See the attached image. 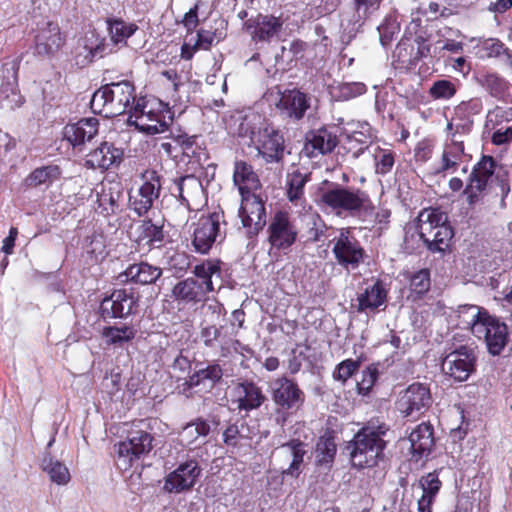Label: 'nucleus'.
<instances>
[{
    "label": "nucleus",
    "mask_w": 512,
    "mask_h": 512,
    "mask_svg": "<svg viewBox=\"0 0 512 512\" xmlns=\"http://www.w3.org/2000/svg\"><path fill=\"white\" fill-rule=\"evenodd\" d=\"M327 187L319 193V204L336 216L360 217L373 212L369 194L356 187L326 182Z\"/></svg>",
    "instance_id": "obj_1"
},
{
    "label": "nucleus",
    "mask_w": 512,
    "mask_h": 512,
    "mask_svg": "<svg viewBox=\"0 0 512 512\" xmlns=\"http://www.w3.org/2000/svg\"><path fill=\"white\" fill-rule=\"evenodd\" d=\"M389 431L385 423L368 422L347 445L352 465L359 469L371 468L384 457Z\"/></svg>",
    "instance_id": "obj_2"
},
{
    "label": "nucleus",
    "mask_w": 512,
    "mask_h": 512,
    "mask_svg": "<svg viewBox=\"0 0 512 512\" xmlns=\"http://www.w3.org/2000/svg\"><path fill=\"white\" fill-rule=\"evenodd\" d=\"M460 312L467 316L465 323L472 334L485 340L488 352L493 356L500 355L508 343L507 325L482 312L476 305L464 306Z\"/></svg>",
    "instance_id": "obj_3"
},
{
    "label": "nucleus",
    "mask_w": 512,
    "mask_h": 512,
    "mask_svg": "<svg viewBox=\"0 0 512 512\" xmlns=\"http://www.w3.org/2000/svg\"><path fill=\"white\" fill-rule=\"evenodd\" d=\"M135 88L129 81L110 83L94 92L90 107L94 113L115 117L129 112L136 104Z\"/></svg>",
    "instance_id": "obj_4"
},
{
    "label": "nucleus",
    "mask_w": 512,
    "mask_h": 512,
    "mask_svg": "<svg viewBox=\"0 0 512 512\" xmlns=\"http://www.w3.org/2000/svg\"><path fill=\"white\" fill-rule=\"evenodd\" d=\"M195 278L189 277L178 282L172 289V296L177 301L200 302L214 290L213 278L221 277L217 262L206 261L194 267Z\"/></svg>",
    "instance_id": "obj_5"
},
{
    "label": "nucleus",
    "mask_w": 512,
    "mask_h": 512,
    "mask_svg": "<svg viewBox=\"0 0 512 512\" xmlns=\"http://www.w3.org/2000/svg\"><path fill=\"white\" fill-rule=\"evenodd\" d=\"M128 123L146 134H160L168 131L173 123V115L162 102L138 98L129 111Z\"/></svg>",
    "instance_id": "obj_6"
},
{
    "label": "nucleus",
    "mask_w": 512,
    "mask_h": 512,
    "mask_svg": "<svg viewBox=\"0 0 512 512\" xmlns=\"http://www.w3.org/2000/svg\"><path fill=\"white\" fill-rule=\"evenodd\" d=\"M418 233L431 252H440L448 246L453 230L448 224V216L439 208H427L418 215Z\"/></svg>",
    "instance_id": "obj_7"
},
{
    "label": "nucleus",
    "mask_w": 512,
    "mask_h": 512,
    "mask_svg": "<svg viewBox=\"0 0 512 512\" xmlns=\"http://www.w3.org/2000/svg\"><path fill=\"white\" fill-rule=\"evenodd\" d=\"M496 171V180L498 182L502 203L511 191L510 188V173L504 168L496 170V163L492 156L484 155L481 160L474 166L473 171L469 177V182L465 188V194L467 195L471 203L478 197V194L485 190L488 180Z\"/></svg>",
    "instance_id": "obj_8"
},
{
    "label": "nucleus",
    "mask_w": 512,
    "mask_h": 512,
    "mask_svg": "<svg viewBox=\"0 0 512 512\" xmlns=\"http://www.w3.org/2000/svg\"><path fill=\"white\" fill-rule=\"evenodd\" d=\"M270 388L272 400L277 408L275 422L283 427L288 416L303 406L305 394L295 381L285 376L274 380Z\"/></svg>",
    "instance_id": "obj_9"
},
{
    "label": "nucleus",
    "mask_w": 512,
    "mask_h": 512,
    "mask_svg": "<svg viewBox=\"0 0 512 512\" xmlns=\"http://www.w3.org/2000/svg\"><path fill=\"white\" fill-rule=\"evenodd\" d=\"M222 224L225 225L223 212L209 213L198 219L192 240L196 252L206 254L214 244L224 241L226 232L222 229Z\"/></svg>",
    "instance_id": "obj_10"
},
{
    "label": "nucleus",
    "mask_w": 512,
    "mask_h": 512,
    "mask_svg": "<svg viewBox=\"0 0 512 512\" xmlns=\"http://www.w3.org/2000/svg\"><path fill=\"white\" fill-rule=\"evenodd\" d=\"M476 361L474 349L462 345L445 355L441 361V369L455 381L464 382L475 372Z\"/></svg>",
    "instance_id": "obj_11"
},
{
    "label": "nucleus",
    "mask_w": 512,
    "mask_h": 512,
    "mask_svg": "<svg viewBox=\"0 0 512 512\" xmlns=\"http://www.w3.org/2000/svg\"><path fill=\"white\" fill-rule=\"evenodd\" d=\"M153 448V436L144 430H132L127 439L117 445L119 466L127 470L133 462L147 455Z\"/></svg>",
    "instance_id": "obj_12"
},
{
    "label": "nucleus",
    "mask_w": 512,
    "mask_h": 512,
    "mask_svg": "<svg viewBox=\"0 0 512 512\" xmlns=\"http://www.w3.org/2000/svg\"><path fill=\"white\" fill-rule=\"evenodd\" d=\"M142 185L129 196V207L139 217L144 216L158 199L161 190L160 175L155 170L142 173Z\"/></svg>",
    "instance_id": "obj_13"
},
{
    "label": "nucleus",
    "mask_w": 512,
    "mask_h": 512,
    "mask_svg": "<svg viewBox=\"0 0 512 512\" xmlns=\"http://www.w3.org/2000/svg\"><path fill=\"white\" fill-rule=\"evenodd\" d=\"M333 242L332 252L342 267L356 269L363 262L365 250L348 229H342Z\"/></svg>",
    "instance_id": "obj_14"
},
{
    "label": "nucleus",
    "mask_w": 512,
    "mask_h": 512,
    "mask_svg": "<svg viewBox=\"0 0 512 512\" xmlns=\"http://www.w3.org/2000/svg\"><path fill=\"white\" fill-rule=\"evenodd\" d=\"M298 231L286 212L275 213L268 226L270 250L286 251L296 242Z\"/></svg>",
    "instance_id": "obj_15"
},
{
    "label": "nucleus",
    "mask_w": 512,
    "mask_h": 512,
    "mask_svg": "<svg viewBox=\"0 0 512 512\" xmlns=\"http://www.w3.org/2000/svg\"><path fill=\"white\" fill-rule=\"evenodd\" d=\"M137 306L138 298L132 289H116L101 301L100 313L103 319L124 318L135 313Z\"/></svg>",
    "instance_id": "obj_16"
},
{
    "label": "nucleus",
    "mask_w": 512,
    "mask_h": 512,
    "mask_svg": "<svg viewBox=\"0 0 512 512\" xmlns=\"http://www.w3.org/2000/svg\"><path fill=\"white\" fill-rule=\"evenodd\" d=\"M112 51L114 50L106 42L105 37L95 31H89L78 41L75 48V61L78 66L85 67L95 59L103 58Z\"/></svg>",
    "instance_id": "obj_17"
},
{
    "label": "nucleus",
    "mask_w": 512,
    "mask_h": 512,
    "mask_svg": "<svg viewBox=\"0 0 512 512\" xmlns=\"http://www.w3.org/2000/svg\"><path fill=\"white\" fill-rule=\"evenodd\" d=\"M239 217L249 237L257 235L266 224V210L262 199L253 194L242 195Z\"/></svg>",
    "instance_id": "obj_18"
},
{
    "label": "nucleus",
    "mask_w": 512,
    "mask_h": 512,
    "mask_svg": "<svg viewBox=\"0 0 512 512\" xmlns=\"http://www.w3.org/2000/svg\"><path fill=\"white\" fill-rule=\"evenodd\" d=\"M258 155L266 163H279L284 157L283 134L272 126H266L259 130L257 139L254 141Z\"/></svg>",
    "instance_id": "obj_19"
},
{
    "label": "nucleus",
    "mask_w": 512,
    "mask_h": 512,
    "mask_svg": "<svg viewBox=\"0 0 512 512\" xmlns=\"http://www.w3.org/2000/svg\"><path fill=\"white\" fill-rule=\"evenodd\" d=\"M432 403L430 389L422 383L408 386L398 401V408L406 417L423 414Z\"/></svg>",
    "instance_id": "obj_20"
},
{
    "label": "nucleus",
    "mask_w": 512,
    "mask_h": 512,
    "mask_svg": "<svg viewBox=\"0 0 512 512\" xmlns=\"http://www.w3.org/2000/svg\"><path fill=\"white\" fill-rule=\"evenodd\" d=\"M284 20L269 14H258L245 22L247 31L255 42H270L278 37L283 29Z\"/></svg>",
    "instance_id": "obj_21"
},
{
    "label": "nucleus",
    "mask_w": 512,
    "mask_h": 512,
    "mask_svg": "<svg viewBox=\"0 0 512 512\" xmlns=\"http://www.w3.org/2000/svg\"><path fill=\"white\" fill-rule=\"evenodd\" d=\"M200 473L201 468L197 461H186L168 474L165 479L164 489L170 493H181L189 490L196 483Z\"/></svg>",
    "instance_id": "obj_22"
},
{
    "label": "nucleus",
    "mask_w": 512,
    "mask_h": 512,
    "mask_svg": "<svg viewBox=\"0 0 512 512\" xmlns=\"http://www.w3.org/2000/svg\"><path fill=\"white\" fill-rule=\"evenodd\" d=\"M276 107L284 118L299 121L310 107V98L298 89L285 90Z\"/></svg>",
    "instance_id": "obj_23"
},
{
    "label": "nucleus",
    "mask_w": 512,
    "mask_h": 512,
    "mask_svg": "<svg viewBox=\"0 0 512 512\" xmlns=\"http://www.w3.org/2000/svg\"><path fill=\"white\" fill-rule=\"evenodd\" d=\"M233 402L237 405V409L250 412L260 408L266 401L263 390L255 382L244 380L237 383L233 388Z\"/></svg>",
    "instance_id": "obj_24"
},
{
    "label": "nucleus",
    "mask_w": 512,
    "mask_h": 512,
    "mask_svg": "<svg viewBox=\"0 0 512 512\" xmlns=\"http://www.w3.org/2000/svg\"><path fill=\"white\" fill-rule=\"evenodd\" d=\"M165 237L163 224L153 222L151 219L139 221L131 231L133 241L138 246L147 247L149 250L162 247Z\"/></svg>",
    "instance_id": "obj_25"
},
{
    "label": "nucleus",
    "mask_w": 512,
    "mask_h": 512,
    "mask_svg": "<svg viewBox=\"0 0 512 512\" xmlns=\"http://www.w3.org/2000/svg\"><path fill=\"white\" fill-rule=\"evenodd\" d=\"M122 160L123 150L105 141L86 155L85 166L91 169L107 170L118 166Z\"/></svg>",
    "instance_id": "obj_26"
},
{
    "label": "nucleus",
    "mask_w": 512,
    "mask_h": 512,
    "mask_svg": "<svg viewBox=\"0 0 512 512\" xmlns=\"http://www.w3.org/2000/svg\"><path fill=\"white\" fill-rule=\"evenodd\" d=\"M338 144L335 133L326 127L312 130L306 135L303 152L310 158L331 153Z\"/></svg>",
    "instance_id": "obj_27"
},
{
    "label": "nucleus",
    "mask_w": 512,
    "mask_h": 512,
    "mask_svg": "<svg viewBox=\"0 0 512 512\" xmlns=\"http://www.w3.org/2000/svg\"><path fill=\"white\" fill-rule=\"evenodd\" d=\"M64 39L58 24L48 21L40 27L35 35V53L40 56H52L57 53Z\"/></svg>",
    "instance_id": "obj_28"
},
{
    "label": "nucleus",
    "mask_w": 512,
    "mask_h": 512,
    "mask_svg": "<svg viewBox=\"0 0 512 512\" xmlns=\"http://www.w3.org/2000/svg\"><path fill=\"white\" fill-rule=\"evenodd\" d=\"M412 459L416 462L426 458L434 447V429L430 423L423 422L417 425L409 435Z\"/></svg>",
    "instance_id": "obj_29"
},
{
    "label": "nucleus",
    "mask_w": 512,
    "mask_h": 512,
    "mask_svg": "<svg viewBox=\"0 0 512 512\" xmlns=\"http://www.w3.org/2000/svg\"><path fill=\"white\" fill-rule=\"evenodd\" d=\"M98 126L97 118H82L76 123L67 124L64 127L63 136L73 147H78L94 138L98 132Z\"/></svg>",
    "instance_id": "obj_30"
},
{
    "label": "nucleus",
    "mask_w": 512,
    "mask_h": 512,
    "mask_svg": "<svg viewBox=\"0 0 512 512\" xmlns=\"http://www.w3.org/2000/svg\"><path fill=\"white\" fill-rule=\"evenodd\" d=\"M162 275V269L148 262H139L129 265L124 272L119 274L120 282H131L139 285L155 283Z\"/></svg>",
    "instance_id": "obj_31"
},
{
    "label": "nucleus",
    "mask_w": 512,
    "mask_h": 512,
    "mask_svg": "<svg viewBox=\"0 0 512 512\" xmlns=\"http://www.w3.org/2000/svg\"><path fill=\"white\" fill-rule=\"evenodd\" d=\"M307 444L299 439H292L279 447L282 454L291 458V463L285 470L282 471L283 477L291 476L297 478L302 472V465L304 456L307 454Z\"/></svg>",
    "instance_id": "obj_32"
},
{
    "label": "nucleus",
    "mask_w": 512,
    "mask_h": 512,
    "mask_svg": "<svg viewBox=\"0 0 512 512\" xmlns=\"http://www.w3.org/2000/svg\"><path fill=\"white\" fill-rule=\"evenodd\" d=\"M211 432V424L203 418H196L187 423L179 433V441L185 447H197L206 443V437Z\"/></svg>",
    "instance_id": "obj_33"
},
{
    "label": "nucleus",
    "mask_w": 512,
    "mask_h": 512,
    "mask_svg": "<svg viewBox=\"0 0 512 512\" xmlns=\"http://www.w3.org/2000/svg\"><path fill=\"white\" fill-rule=\"evenodd\" d=\"M420 25V19H413L407 26L404 36L399 41L393 52L394 60L397 61L402 66L415 65V47L412 41V35L416 34V30L420 27Z\"/></svg>",
    "instance_id": "obj_34"
},
{
    "label": "nucleus",
    "mask_w": 512,
    "mask_h": 512,
    "mask_svg": "<svg viewBox=\"0 0 512 512\" xmlns=\"http://www.w3.org/2000/svg\"><path fill=\"white\" fill-rule=\"evenodd\" d=\"M233 182L238 187L241 196L251 193L260 186L258 175L251 164L243 160L234 162Z\"/></svg>",
    "instance_id": "obj_35"
},
{
    "label": "nucleus",
    "mask_w": 512,
    "mask_h": 512,
    "mask_svg": "<svg viewBox=\"0 0 512 512\" xmlns=\"http://www.w3.org/2000/svg\"><path fill=\"white\" fill-rule=\"evenodd\" d=\"M5 66H9L7 71L12 72V81H7L0 87V106L7 109H15L22 105L23 97L21 96L17 88V65L14 61L6 63Z\"/></svg>",
    "instance_id": "obj_36"
},
{
    "label": "nucleus",
    "mask_w": 512,
    "mask_h": 512,
    "mask_svg": "<svg viewBox=\"0 0 512 512\" xmlns=\"http://www.w3.org/2000/svg\"><path fill=\"white\" fill-rule=\"evenodd\" d=\"M122 197L123 192L119 184L102 185L97 193V208L105 216L115 214L120 207Z\"/></svg>",
    "instance_id": "obj_37"
},
{
    "label": "nucleus",
    "mask_w": 512,
    "mask_h": 512,
    "mask_svg": "<svg viewBox=\"0 0 512 512\" xmlns=\"http://www.w3.org/2000/svg\"><path fill=\"white\" fill-rule=\"evenodd\" d=\"M105 22L113 46H126L127 40L138 30L135 23L122 18L108 17Z\"/></svg>",
    "instance_id": "obj_38"
},
{
    "label": "nucleus",
    "mask_w": 512,
    "mask_h": 512,
    "mask_svg": "<svg viewBox=\"0 0 512 512\" xmlns=\"http://www.w3.org/2000/svg\"><path fill=\"white\" fill-rule=\"evenodd\" d=\"M41 469L49 476L51 482L57 485H67L71 475L67 466L54 458L49 452H45L40 463Z\"/></svg>",
    "instance_id": "obj_39"
},
{
    "label": "nucleus",
    "mask_w": 512,
    "mask_h": 512,
    "mask_svg": "<svg viewBox=\"0 0 512 512\" xmlns=\"http://www.w3.org/2000/svg\"><path fill=\"white\" fill-rule=\"evenodd\" d=\"M464 155V143L462 139H453V142H447L444 145L441 157V165L437 169V173H443L447 171L454 172L457 169L459 163L462 161Z\"/></svg>",
    "instance_id": "obj_40"
},
{
    "label": "nucleus",
    "mask_w": 512,
    "mask_h": 512,
    "mask_svg": "<svg viewBox=\"0 0 512 512\" xmlns=\"http://www.w3.org/2000/svg\"><path fill=\"white\" fill-rule=\"evenodd\" d=\"M505 109L501 107H495L493 110H490L487 114L486 118V127L494 129V132L491 136V141L495 145H503L512 141V127H500L496 129V126L500 122L501 119L504 118Z\"/></svg>",
    "instance_id": "obj_41"
},
{
    "label": "nucleus",
    "mask_w": 512,
    "mask_h": 512,
    "mask_svg": "<svg viewBox=\"0 0 512 512\" xmlns=\"http://www.w3.org/2000/svg\"><path fill=\"white\" fill-rule=\"evenodd\" d=\"M387 297V292L380 281L375 282L373 285L367 287L365 291L359 294L358 311L375 310L384 304Z\"/></svg>",
    "instance_id": "obj_42"
},
{
    "label": "nucleus",
    "mask_w": 512,
    "mask_h": 512,
    "mask_svg": "<svg viewBox=\"0 0 512 512\" xmlns=\"http://www.w3.org/2000/svg\"><path fill=\"white\" fill-rule=\"evenodd\" d=\"M83 255L91 263L103 260L106 252V237L102 232L94 231L88 235L82 244Z\"/></svg>",
    "instance_id": "obj_43"
},
{
    "label": "nucleus",
    "mask_w": 512,
    "mask_h": 512,
    "mask_svg": "<svg viewBox=\"0 0 512 512\" xmlns=\"http://www.w3.org/2000/svg\"><path fill=\"white\" fill-rule=\"evenodd\" d=\"M61 177V169L58 165H47L34 169L25 179L27 187L51 185Z\"/></svg>",
    "instance_id": "obj_44"
},
{
    "label": "nucleus",
    "mask_w": 512,
    "mask_h": 512,
    "mask_svg": "<svg viewBox=\"0 0 512 512\" xmlns=\"http://www.w3.org/2000/svg\"><path fill=\"white\" fill-rule=\"evenodd\" d=\"M194 381L204 388L212 389L223 378V368L217 361H212L206 367L199 368L194 373Z\"/></svg>",
    "instance_id": "obj_45"
},
{
    "label": "nucleus",
    "mask_w": 512,
    "mask_h": 512,
    "mask_svg": "<svg viewBox=\"0 0 512 512\" xmlns=\"http://www.w3.org/2000/svg\"><path fill=\"white\" fill-rule=\"evenodd\" d=\"M309 181V174L294 169L286 176V195L290 202L294 203L300 200L304 195L306 183Z\"/></svg>",
    "instance_id": "obj_46"
},
{
    "label": "nucleus",
    "mask_w": 512,
    "mask_h": 512,
    "mask_svg": "<svg viewBox=\"0 0 512 512\" xmlns=\"http://www.w3.org/2000/svg\"><path fill=\"white\" fill-rule=\"evenodd\" d=\"M481 85L492 97L499 100H503L510 90L509 82L497 73L485 74L481 80Z\"/></svg>",
    "instance_id": "obj_47"
},
{
    "label": "nucleus",
    "mask_w": 512,
    "mask_h": 512,
    "mask_svg": "<svg viewBox=\"0 0 512 512\" xmlns=\"http://www.w3.org/2000/svg\"><path fill=\"white\" fill-rule=\"evenodd\" d=\"M136 331L132 326H108L102 331V336L108 344L122 346L135 337Z\"/></svg>",
    "instance_id": "obj_48"
},
{
    "label": "nucleus",
    "mask_w": 512,
    "mask_h": 512,
    "mask_svg": "<svg viewBox=\"0 0 512 512\" xmlns=\"http://www.w3.org/2000/svg\"><path fill=\"white\" fill-rule=\"evenodd\" d=\"M248 430L243 420L230 423L223 431V442L227 446L236 447L242 440L249 439Z\"/></svg>",
    "instance_id": "obj_49"
},
{
    "label": "nucleus",
    "mask_w": 512,
    "mask_h": 512,
    "mask_svg": "<svg viewBox=\"0 0 512 512\" xmlns=\"http://www.w3.org/2000/svg\"><path fill=\"white\" fill-rule=\"evenodd\" d=\"M456 92V82L448 79H439L434 81L428 91L431 98L442 101L450 100L455 96Z\"/></svg>",
    "instance_id": "obj_50"
},
{
    "label": "nucleus",
    "mask_w": 512,
    "mask_h": 512,
    "mask_svg": "<svg viewBox=\"0 0 512 512\" xmlns=\"http://www.w3.org/2000/svg\"><path fill=\"white\" fill-rule=\"evenodd\" d=\"M337 446L332 437L320 438L316 445V462L318 465H328L333 462Z\"/></svg>",
    "instance_id": "obj_51"
},
{
    "label": "nucleus",
    "mask_w": 512,
    "mask_h": 512,
    "mask_svg": "<svg viewBox=\"0 0 512 512\" xmlns=\"http://www.w3.org/2000/svg\"><path fill=\"white\" fill-rule=\"evenodd\" d=\"M368 144L369 138L363 132L356 131L347 136L343 148L356 159L369 148Z\"/></svg>",
    "instance_id": "obj_52"
},
{
    "label": "nucleus",
    "mask_w": 512,
    "mask_h": 512,
    "mask_svg": "<svg viewBox=\"0 0 512 512\" xmlns=\"http://www.w3.org/2000/svg\"><path fill=\"white\" fill-rule=\"evenodd\" d=\"M373 157L377 174L386 175L392 170L395 163V154L393 151L376 147L373 152Z\"/></svg>",
    "instance_id": "obj_53"
},
{
    "label": "nucleus",
    "mask_w": 512,
    "mask_h": 512,
    "mask_svg": "<svg viewBox=\"0 0 512 512\" xmlns=\"http://www.w3.org/2000/svg\"><path fill=\"white\" fill-rule=\"evenodd\" d=\"M473 126V120L468 118H461L453 115L451 120L447 123V132L450 141L453 139H461L462 136L468 135Z\"/></svg>",
    "instance_id": "obj_54"
},
{
    "label": "nucleus",
    "mask_w": 512,
    "mask_h": 512,
    "mask_svg": "<svg viewBox=\"0 0 512 512\" xmlns=\"http://www.w3.org/2000/svg\"><path fill=\"white\" fill-rule=\"evenodd\" d=\"M410 291L416 297H421L430 289L431 280L428 269H421L409 277Z\"/></svg>",
    "instance_id": "obj_55"
},
{
    "label": "nucleus",
    "mask_w": 512,
    "mask_h": 512,
    "mask_svg": "<svg viewBox=\"0 0 512 512\" xmlns=\"http://www.w3.org/2000/svg\"><path fill=\"white\" fill-rule=\"evenodd\" d=\"M170 138L178 145L179 151L187 156L196 154V135H188L187 133L178 131L177 133L171 132Z\"/></svg>",
    "instance_id": "obj_56"
},
{
    "label": "nucleus",
    "mask_w": 512,
    "mask_h": 512,
    "mask_svg": "<svg viewBox=\"0 0 512 512\" xmlns=\"http://www.w3.org/2000/svg\"><path fill=\"white\" fill-rule=\"evenodd\" d=\"M441 485L437 472H430L419 479V486L423 491L422 497H430L435 500Z\"/></svg>",
    "instance_id": "obj_57"
},
{
    "label": "nucleus",
    "mask_w": 512,
    "mask_h": 512,
    "mask_svg": "<svg viewBox=\"0 0 512 512\" xmlns=\"http://www.w3.org/2000/svg\"><path fill=\"white\" fill-rule=\"evenodd\" d=\"M379 38L383 47H387L394 36L400 31V26L395 18H385V20L378 26Z\"/></svg>",
    "instance_id": "obj_58"
},
{
    "label": "nucleus",
    "mask_w": 512,
    "mask_h": 512,
    "mask_svg": "<svg viewBox=\"0 0 512 512\" xmlns=\"http://www.w3.org/2000/svg\"><path fill=\"white\" fill-rule=\"evenodd\" d=\"M337 98L340 100H350L352 98L363 95L367 91V87L362 82H346L336 87Z\"/></svg>",
    "instance_id": "obj_59"
},
{
    "label": "nucleus",
    "mask_w": 512,
    "mask_h": 512,
    "mask_svg": "<svg viewBox=\"0 0 512 512\" xmlns=\"http://www.w3.org/2000/svg\"><path fill=\"white\" fill-rule=\"evenodd\" d=\"M359 367L360 361L346 359L336 366L333 378L344 383L358 371Z\"/></svg>",
    "instance_id": "obj_60"
},
{
    "label": "nucleus",
    "mask_w": 512,
    "mask_h": 512,
    "mask_svg": "<svg viewBox=\"0 0 512 512\" xmlns=\"http://www.w3.org/2000/svg\"><path fill=\"white\" fill-rule=\"evenodd\" d=\"M378 376L376 367L369 366L361 373V379L357 381V390L361 395H367L372 389Z\"/></svg>",
    "instance_id": "obj_61"
},
{
    "label": "nucleus",
    "mask_w": 512,
    "mask_h": 512,
    "mask_svg": "<svg viewBox=\"0 0 512 512\" xmlns=\"http://www.w3.org/2000/svg\"><path fill=\"white\" fill-rule=\"evenodd\" d=\"M482 102L478 98L463 101L454 108V115L461 118L471 119V116L480 113Z\"/></svg>",
    "instance_id": "obj_62"
},
{
    "label": "nucleus",
    "mask_w": 512,
    "mask_h": 512,
    "mask_svg": "<svg viewBox=\"0 0 512 512\" xmlns=\"http://www.w3.org/2000/svg\"><path fill=\"white\" fill-rule=\"evenodd\" d=\"M412 41L414 43L415 51H414V60L415 64L421 60L422 58H426L432 54H440L441 51H431V46L426 43V39L423 35L418 34V29L416 30V34L412 35Z\"/></svg>",
    "instance_id": "obj_63"
},
{
    "label": "nucleus",
    "mask_w": 512,
    "mask_h": 512,
    "mask_svg": "<svg viewBox=\"0 0 512 512\" xmlns=\"http://www.w3.org/2000/svg\"><path fill=\"white\" fill-rule=\"evenodd\" d=\"M482 49L486 51L488 57H498L501 54H506L512 61V51L498 39L490 38L482 43Z\"/></svg>",
    "instance_id": "obj_64"
}]
</instances>
